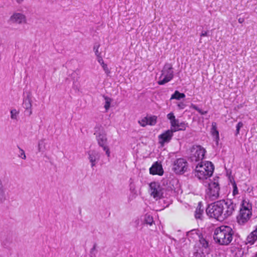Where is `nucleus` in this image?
Wrapping results in <instances>:
<instances>
[{"mask_svg":"<svg viewBox=\"0 0 257 257\" xmlns=\"http://www.w3.org/2000/svg\"><path fill=\"white\" fill-rule=\"evenodd\" d=\"M214 166L211 162L201 161L198 163L194 170V175L203 184L210 181V178L213 174Z\"/></svg>","mask_w":257,"mask_h":257,"instance_id":"obj_1","label":"nucleus"},{"mask_svg":"<svg viewBox=\"0 0 257 257\" xmlns=\"http://www.w3.org/2000/svg\"><path fill=\"white\" fill-rule=\"evenodd\" d=\"M233 233V231L230 226L221 225L215 229L213 238L220 245H227L232 240Z\"/></svg>","mask_w":257,"mask_h":257,"instance_id":"obj_2","label":"nucleus"},{"mask_svg":"<svg viewBox=\"0 0 257 257\" xmlns=\"http://www.w3.org/2000/svg\"><path fill=\"white\" fill-rule=\"evenodd\" d=\"M239 213L237 217V222L242 225L247 222L252 215V206L248 199L242 198Z\"/></svg>","mask_w":257,"mask_h":257,"instance_id":"obj_3","label":"nucleus"},{"mask_svg":"<svg viewBox=\"0 0 257 257\" xmlns=\"http://www.w3.org/2000/svg\"><path fill=\"white\" fill-rule=\"evenodd\" d=\"M222 207L221 200L216 201L208 206L206 208V213L211 217L214 218L218 220L222 221Z\"/></svg>","mask_w":257,"mask_h":257,"instance_id":"obj_4","label":"nucleus"},{"mask_svg":"<svg viewBox=\"0 0 257 257\" xmlns=\"http://www.w3.org/2000/svg\"><path fill=\"white\" fill-rule=\"evenodd\" d=\"M204 184L205 186H208L206 197L208 198L212 201L216 200L219 196L220 189L218 179H214V181H209Z\"/></svg>","mask_w":257,"mask_h":257,"instance_id":"obj_5","label":"nucleus"},{"mask_svg":"<svg viewBox=\"0 0 257 257\" xmlns=\"http://www.w3.org/2000/svg\"><path fill=\"white\" fill-rule=\"evenodd\" d=\"M173 76L174 72L172 65L169 63H166L162 70L158 83L159 85H164L171 81Z\"/></svg>","mask_w":257,"mask_h":257,"instance_id":"obj_6","label":"nucleus"},{"mask_svg":"<svg viewBox=\"0 0 257 257\" xmlns=\"http://www.w3.org/2000/svg\"><path fill=\"white\" fill-rule=\"evenodd\" d=\"M167 118L170 121L171 130L174 133L180 131H185L188 127V124L186 121L180 122L176 119L173 112L168 113Z\"/></svg>","mask_w":257,"mask_h":257,"instance_id":"obj_7","label":"nucleus"},{"mask_svg":"<svg viewBox=\"0 0 257 257\" xmlns=\"http://www.w3.org/2000/svg\"><path fill=\"white\" fill-rule=\"evenodd\" d=\"M222 207L223 220L232 215L235 210L236 204L233 203L231 200H221Z\"/></svg>","mask_w":257,"mask_h":257,"instance_id":"obj_8","label":"nucleus"},{"mask_svg":"<svg viewBox=\"0 0 257 257\" xmlns=\"http://www.w3.org/2000/svg\"><path fill=\"white\" fill-rule=\"evenodd\" d=\"M149 193L156 200L163 197L164 189L159 183L153 182L149 185Z\"/></svg>","mask_w":257,"mask_h":257,"instance_id":"obj_9","label":"nucleus"},{"mask_svg":"<svg viewBox=\"0 0 257 257\" xmlns=\"http://www.w3.org/2000/svg\"><path fill=\"white\" fill-rule=\"evenodd\" d=\"M187 168L188 163L183 158L177 159L174 162L173 170L176 174H183L187 171Z\"/></svg>","mask_w":257,"mask_h":257,"instance_id":"obj_10","label":"nucleus"},{"mask_svg":"<svg viewBox=\"0 0 257 257\" xmlns=\"http://www.w3.org/2000/svg\"><path fill=\"white\" fill-rule=\"evenodd\" d=\"M205 150L200 146L193 147L191 150L190 159L192 162L202 161L205 154Z\"/></svg>","mask_w":257,"mask_h":257,"instance_id":"obj_11","label":"nucleus"},{"mask_svg":"<svg viewBox=\"0 0 257 257\" xmlns=\"http://www.w3.org/2000/svg\"><path fill=\"white\" fill-rule=\"evenodd\" d=\"M173 133L171 130H168L160 135L158 137L159 143L164 146L165 143L170 142L173 136Z\"/></svg>","mask_w":257,"mask_h":257,"instance_id":"obj_12","label":"nucleus"},{"mask_svg":"<svg viewBox=\"0 0 257 257\" xmlns=\"http://www.w3.org/2000/svg\"><path fill=\"white\" fill-rule=\"evenodd\" d=\"M198 239L202 248H200L199 250H197L194 253V255L195 257H203L205 253L204 250H207L208 247V242L205 238L201 236Z\"/></svg>","mask_w":257,"mask_h":257,"instance_id":"obj_13","label":"nucleus"},{"mask_svg":"<svg viewBox=\"0 0 257 257\" xmlns=\"http://www.w3.org/2000/svg\"><path fill=\"white\" fill-rule=\"evenodd\" d=\"M10 21L13 23L23 24L26 23L27 19L25 15L21 13H14L10 17Z\"/></svg>","mask_w":257,"mask_h":257,"instance_id":"obj_14","label":"nucleus"},{"mask_svg":"<svg viewBox=\"0 0 257 257\" xmlns=\"http://www.w3.org/2000/svg\"><path fill=\"white\" fill-rule=\"evenodd\" d=\"M96 138L98 145L102 147L107 146V137L106 134L103 131H100L98 133H95Z\"/></svg>","mask_w":257,"mask_h":257,"instance_id":"obj_15","label":"nucleus"},{"mask_svg":"<svg viewBox=\"0 0 257 257\" xmlns=\"http://www.w3.org/2000/svg\"><path fill=\"white\" fill-rule=\"evenodd\" d=\"M88 159L91 163V166L93 168L96 165L99 160V153L95 150H91L88 152Z\"/></svg>","mask_w":257,"mask_h":257,"instance_id":"obj_16","label":"nucleus"},{"mask_svg":"<svg viewBox=\"0 0 257 257\" xmlns=\"http://www.w3.org/2000/svg\"><path fill=\"white\" fill-rule=\"evenodd\" d=\"M163 172L162 165L158 162L154 163L150 168V173L152 175L161 176L163 174Z\"/></svg>","mask_w":257,"mask_h":257,"instance_id":"obj_17","label":"nucleus"},{"mask_svg":"<svg viewBox=\"0 0 257 257\" xmlns=\"http://www.w3.org/2000/svg\"><path fill=\"white\" fill-rule=\"evenodd\" d=\"M23 106L26 109V113L29 116L32 114V100L29 97L24 99Z\"/></svg>","mask_w":257,"mask_h":257,"instance_id":"obj_18","label":"nucleus"},{"mask_svg":"<svg viewBox=\"0 0 257 257\" xmlns=\"http://www.w3.org/2000/svg\"><path fill=\"white\" fill-rule=\"evenodd\" d=\"M188 239L191 240H195L200 237L199 231L197 229H192L187 233Z\"/></svg>","mask_w":257,"mask_h":257,"instance_id":"obj_19","label":"nucleus"},{"mask_svg":"<svg viewBox=\"0 0 257 257\" xmlns=\"http://www.w3.org/2000/svg\"><path fill=\"white\" fill-rule=\"evenodd\" d=\"M204 213V208L202 203L199 202L195 212V217L196 219H202Z\"/></svg>","mask_w":257,"mask_h":257,"instance_id":"obj_20","label":"nucleus"},{"mask_svg":"<svg viewBox=\"0 0 257 257\" xmlns=\"http://www.w3.org/2000/svg\"><path fill=\"white\" fill-rule=\"evenodd\" d=\"M211 133L212 136L214 138V140L217 143H218L219 138V132L217 129V124L215 122H213L212 123Z\"/></svg>","mask_w":257,"mask_h":257,"instance_id":"obj_21","label":"nucleus"},{"mask_svg":"<svg viewBox=\"0 0 257 257\" xmlns=\"http://www.w3.org/2000/svg\"><path fill=\"white\" fill-rule=\"evenodd\" d=\"M257 240V227L256 228L251 232L246 238L247 243L252 244Z\"/></svg>","mask_w":257,"mask_h":257,"instance_id":"obj_22","label":"nucleus"},{"mask_svg":"<svg viewBox=\"0 0 257 257\" xmlns=\"http://www.w3.org/2000/svg\"><path fill=\"white\" fill-rule=\"evenodd\" d=\"M143 220H144L145 223L149 224L150 225H152V224L154 222V220H153V217L149 214H146L144 216Z\"/></svg>","mask_w":257,"mask_h":257,"instance_id":"obj_23","label":"nucleus"},{"mask_svg":"<svg viewBox=\"0 0 257 257\" xmlns=\"http://www.w3.org/2000/svg\"><path fill=\"white\" fill-rule=\"evenodd\" d=\"M6 199L5 189L0 179V202H2Z\"/></svg>","mask_w":257,"mask_h":257,"instance_id":"obj_24","label":"nucleus"},{"mask_svg":"<svg viewBox=\"0 0 257 257\" xmlns=\"http://www.w3.org/2000/svg\"><path fill=\"white\" fill-rule=\"evenodd\" d=\"M148 119V124L150 125H154L157 123V117L155 115L147 116Z\"/></svg>","mask_w":257,"mask_h":257,"instance_id":"obj_25","label":"nucleus"},{"mask_svg":"<svg viewBox=\"0 0 257 257\" xmlns=\"http://www.w3.org/2000/svg\"><path fill=\"white\" fill-rule=\"evenodd\" d=\"M46 143L44 140H41L38 142V151L44 152L46 150Z\"/></svg>","mask_w":257,"mask_h":257,"instance_id":"obj_26","label":"nucleus"},{"mask_svg":"<svg viewBox=\"0 0 257 257\" xmlns=\"http://www.w3.org/2000/svg\"><path fill=\"white\" fill-rule=\"evenodd\" d=\"M185 97V95L184 93H180L178 91H175L174 93L172 95L171 99H176L179 100L181 98H183Z\"/></svg>","mask_w":257,"mask_h":257,"instance_id":"obj_27","label":"nucleus"},{"mask_svg":"<svg viewBox=\"0 0 257 257\" xmlns=\"http://www.w3.org/2000/svg\"><path fill=\"white\" fill-rule=\"evenodd\" d=\"M104 99H105V104H104V107L106 111H107L110 107V103L112 101V99L110 98L107 97V96L104 97Z\"/></svg>","mask_w":257,"mask_h":257,"instance_id":"obj_28","label":"nucleus"},{"mask_svg":"<svg viewBox=\"0 0 257 257\" xmlns=\"http://www.w3.org/2000/svg\"><path fill=\"white\" fill-rule=\"evenodd\" d=\"M130 191H131V194L129 197V200H132L135 199L137 196L138 194H137V190L135 188H133L132 187H131Z\"/></svg>","mask_w":257,"mask_h":257,"instance_id":"obj_29","label":"nucleus"},{"mask_svg":"<svg viewBox=\"0 0 257 257\" xmlns=\"http://www.w3.org/2000/svg\"><path fill=\"white\" fill-rule=\"evenodd\" d=\"M19 114V112L16 109H13L11 111V118L12 119L17 120L18 118V115Z\"/></svg>","mask_w":257,"mask_h":257,"instance_id":"obj_30","label":"nucleus"},{"mask_svg":"<svg viewBox=\"0 0 257 257\" xmlns=\"http://www.w3.org/2000/svg\"><path fill=\"white\" fill-rule=\"evenodd\" d=\"M147 120H148V119L147 118V116H146V117L142 118L140 120H139L138 121V122L142 126L144 127V126H146L147 125H148Z\"/></svg>","mask_w":257,"mask_h":257,"instance_id":"obj_31","label":"nucleus"},{"mask_svg":"<svg viewBox=\"0 0 257 257\" xmlns=\"http://www.w3.org/2000/svg\"><path fill=\"white\" fill-rule=\"evenodd\" d=\"M243 126V124L242 122H239L236 126V131L235 133V136H237L239 134L240 129Z\"/></svg>","mask_w":257,"mask_h":257,"instance_id":"obj_32","label":"nucleus"},{"mask_svg":"<svg viewBox=\"0 0 257 257\" xmlns=\"http://www.w3.org/2000/svg\"><path fill=\"white\" fill-rule=\"evenodd\" d=\"M99 47L100 45L98 44H95L93 46V50L96 56H99V55L101 54V52L99 51Z\"/></svg>","mask_w":257,"mask_h":257,"instance_id":"obj_33","label":"nucleus"},{"mask_svg":"<svg viewBox=\"0 0 257 257\" xmlns=\"http://www.w3.org/2000/svg\"><path fill=\"white\" fill-rule=\"evenodd\" d=\"M232 186H233L232 195H233V196H235L238 194V190L237 185L235 182H234L232 184Z\"/></svg>","mask_w":257,"mask_h":257,"instance_id":"obj_34","label":"nucleus"},{"mask_svg":"<svg viewBox=\"0 0 257 257\" xmlns=\"http://www.w3.org/2000/svg\"><path fill=\"white\" fill-rule=\"evenodd\" d=\"M19 157L24 160L26 159V156L24 151L19 147Z\"/></svg>","mask_w":257,"mask_h":257,"instance_id":"obj_35","label":"nucleus"},{"mask_svg":"<svg viewBox=\"0 0 257 257\" xmlns=\"http://www.w3.org/2000/svg\"><path fill=\"white\" fill-rule=\"evenodd\" d=\"M103 150L105 151V154L108 158L110 157V152L109 150V148L108 146L107 145L106 146H104L103 147H102Z\"/></svg>","mask_w":257,"mask_h":257,"instance_id":"obj_36","label":"nucleus"},{"mask_svg":"<svg viewBox=\"0 0 257 257\" xmlns=\"http://www.w3.org/2000/svg\"><path fill=\"white\" fill-rule=\"evenodd\" d=\"M96 56L97 57V61L98 62V63L101 65H103V64H104V63L102 57L101 56V55H99V56Z\"/></svg>","mask_w":257,"mask_h":257,"instance_id":"obj_37","label":"nucleus"},{"mask_svg":"<svg viewBox=\"0 0 257 257\" xmlns=\"http://www.w3.org/2000/svg\"><path fill=\"white\" fill-rule=\"evenodd\" d=\"M190 108L195 109L197 110L198 112L200 110V108H199L196 105L194 104H191L190 106Z\"/></svg>","mask_w":257,"mask_h":257,"instance_id":"obj_38","label":"nucleus"},{"mask_svg":"<svg viewBox=\"0 0 257 257\" xmlns=\"http://www.w3.org/2000/svg\"><path fill=\"white\" fill-rule=\"evenodd\" d=\"M178 106L180 109H184L185 107V104L183 102L178 103Z\"/></svg>","mask_w":257,"mask_h":257,"instance_id":"obj_39","label":"nucleus"},{"mask_svg":"<svg viewBox=\"0 0 257 257\" xmlns=\"http://www.w3.org/2000/svg\"><path fill=\"white\" fill-rule=\"evenodd\" d=\"M102 67L103 68V70L106 72L108 71V68L107 65L105 63L103 64V65H101Z\"/></svg>","mask_w":257,"mask_h":257,"instance_id":"obj_40","label":"nucleus"},{"mask_svg":"<svg viewBox=\"0 0 257 257\" xmlns=\"http://www.w3.org/2000/svg\"><path fill=\"white\" fill-rule=\"evenodd\" d=\"M198 112L201 115H204L206 114L207 113V111L202 110L201 109H200Z\"/></svg>","mask_w":257,"mask_h":257,"instance_id":"obj_41","label":"nucleus"},{"mask_svg":"<svg viewBox=\"0 0 257 257\" xmlns=\"http://www.w3.org/2000/svg\"><path fill=\"white\" fill-rule=\"evenodd\" d=\"M244 21V18H239L238 19V22L240 23V24H242Z\"/></svg>","mask_w":257,"mask_h":257,"instance_id":"obj_42","label":"nucleus"},{"mask_svg":"<svg viewBox=\"0 0 257 257\" xmlns=\"http://www.w3.org/2000/svg\"><path fill=\"white\" fill-rule=\"evenodd\" d=\"M207 36V32H204L201 34V37H205Z\"/></svg>","mask_w":257,"mask_h":257,"instance_id":"obj_43","label":"nucleus"},{"mask_svg":"<svg viewBox=\"0 0 257 257\" xmlns=\"http://www.w3.org/2000/svg\"><path fill=\"white\" fill-rule=\"evenodd\" d=\"M24 0H16L18 4H21Z\"/></svg>","mask_w":257,"mask_h":257,"instance_id":"obj_44","label":"nucleus"},{"mask_svg":"<svg viewBox=\"0 0 257 257\" xmlns=\"http://www.w3.org/2000/svg\"><path fill=\"white\" fill-rule=\"evenodd\" d=\"M252 257H257V252Z\"/></svg>","mask_w":257,"mask_h":257,"instance_id":"obj_45","label":"nucleus"}]
</instances>
